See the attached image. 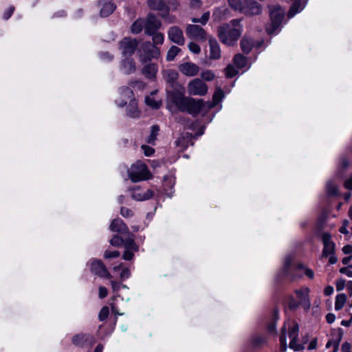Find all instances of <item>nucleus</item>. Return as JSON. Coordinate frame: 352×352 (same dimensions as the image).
<instances>
[{"mask_svg":"<svg viewBox=\"0 0 352 352\" xmlns=\"http://www.w3.org/2000/svg\"><path fill=\"white\" fill-rule=\"evenodd\" d=\"M162 23L153 13H148L144 19V33L147 35L157 32L161 28Z\"/></svg>","mask_w":352,"mask_h":352,"instance_id":"obj_9","label":"nucleus"},{"mask_svg":"<svg viewBox=\"0 0 352 352\" xmlns=\"http://www.w3.org/2000/svg\"><path fill=\"white\" fill-rule=\"evenodd\" d=\"M14 11V6H10L4 12L3 14V19L6 20H8L13 14Z\"/></svg>","mask_w":352,"mask_h":352,"instance_id":"obj_54","label":"nucleus"},{"mask_svg":"<svg viewBox=\"0 0 352 352\" xmlns=\"http://www.w3.org/2000/svg\"><path fill=\"white\" fill-rule=\"evenodd\" d=\"M186 34L189 38L199 42H205L208 39L205 30L198 25H188Z\"/></svg>","mask_w":352,"mask_h":352,"instance_id":"obj_8","label":"nucleus"},{"mask_svg":"<svg viewBox=\"0 0 352 352\" xmlns=\"http://www.w3.org/2000/svg\"><path fill=\"white\" fill-rule=\"evenodd\" d=\"M349 221L347 219H345L343 221V225L340 228V232L343 234H348V231L346 230V227L349 226Z\"/></svg>","mask_w":352,"mask_h":352,"instance_id":"obj_59","label":"nucleus"},{"mask_svg":"<svg viewBox=\"0 0 352 352\" xmlns=\"http://www.w3.org/2000/svg\"><path fill=\"white\" fill-rule=\"evenodd\" d=\"M180 72L189 77L195 76L199 72V67L195 63L186 62L179 65Z\"/></svg>","mask_w":352,"mask_h":352,"instance_id":"obj_14","label":"nucleus"},{"mask_svg":"<svg viewBox=\"0 0 352 352\" xmlns=\"http://www.w3.org/2000/svg\"><path fill=\"white\" fill-rule=\"evenodd\" d=\"M129 177L133 182L147 180L153 177V175L146 165L141 161L133 164L128 170Z\"/></svg>","mask_w":352,"mask_h":352,"instance_id":"obj_4","label":"nucleus"},{"mask_svg":"<svg viewBox=\"0 0 352 352\" xmlns=\"http://www.w3.org/2000/svg\"><path fill=\"white\" fill-rule=\"evenodd\" d=\"M157 67L155 64H148L142 69V74L148 78H153L157 72Z\"/></svg>","mask_w":352,"mask_h":352,"instance_id":"obj_27","label":"nucleus"},{"mask_svg":"<svg viewBox=\"0 0 352 352\" xmlns=\"http://www.w3.org/2000/svg\"><path fill=\"white\" fill-rule=\"evenodd\" d=\"M233 63L239 68H243L247 64V58L241 54H236L233 58Z\"/></svg>","mask_w":352,"mask_h":352,"instance_id":"obj_30","label":"nucleus"},{"mask_svg":"<svg viewBox=\"0 0 352 352\" xmlns=\"http://www.w3.org/2000/svg\"><path fill=\"white\" fill-rule=\"evenodd\" d=\"M349 160L348 157L343 156L340 158V164L337 171V175L342 177L344 171L349 166Z\"/></svg>","mask_w":352,"mask_h":352,"instance_id":"obj_29","label":"nucleus"},{"mask_svg":"<svg viewBox=\"0 0 352 352\" xmlns=\"http://www.w3.org/2000/svg\"><path fill=\"white\" fill-rule=\"evenodd\" d=\"M144 50H147V58L151 60V58H157L160 57V49L155 45H152L151 43H145L144 44Z\"/></svg>","mask_w":352,"mask_h":352,"instance_id":"obj_21","label":"nucleus"},{"mask_svg":"<svg viewBox=\"0 0 352 352\" xmlns=\"http://www.w3.org/2000/svg\"><path fill=\"white\" fill-rule=\"evenodd\" d=\"M145 102L148 106L153 109H159L161 106V104L160 102H157L153 98L149 96L145 98Z\"/></svg>","mask_w":352,"mask_h":352,"instance_id":"obj_43","label":"nucleus"},{"mask_svg":"<svg viewBox=\"0 0 352 352\" xmlns=\"http://www.w3.org/2000/svg\"><path fill=\"white\" fill-rule=\"evenodd\" d=\"M342 252L345 254H351L352 255V245H346L342 248Z\"/></svg>","mask_w":352,"mask_h":352,"instance_id":"obj_62","label":"nucleus"},{"mask_svg":"<svg viewBox=\"0 0 352 352\" xmlns=\"http://www.w3.org/2000/svg\"><path fill=\"white\" fill-rule=\"evenodd\" d=\"M344 287H345V280H344L340 279V280H337L336 289L338 291H342V289H344Z\"/></svg>","mask_w":352,"mask_h":352,"instance_id":"obj_57","label":"nucleus"},{"mask_svg":"<svg viewBox=\"0 0 352 352\" xmlns=\"http://www.w3.org/2000/svg\"><path fill=\"white\" fill-rule=\"evenodd\" d=\"M132 251L133 250H125V251L123 254L122 258L126 261L132 260L133 258V256H134Z\"/></svg>","mask_w":352,"mask_h":352,"instance_id":"obj_55","label":"nucleus"},{"mask_svg":"<svg viewBox=\"0 0 352 352\" xmlns=\"http://www.w3.org/2000/svg\"><path fill=\"white\" fill-rule=\"evenodd\" d=\"M109 229L111 232H119V233H129V228L124 221L119 219H113L110 226Z\"/></svg>","mask_w":352,"mask_h":352,"instance_id":"obj_18","label":"nucleus"},{"mask_svg":"<svg viewBox=\"0 0 352 352\" xmlns=\"http://www.w3.org/2000/svg\"><path fill=\"white\" fill-rule=\"evenodd\" d=\"M180 51L181 50L178 47L175 45L171 46L167 52V60H173L175 57L180 52Z\"/></svg>","mask_w":352,"mask_h":352,"instance_id":"obj_35","label":"nucleus"},{"mask_svg":"<svg viewBox=\"0 0 352 352\" xmlns=\"http://www.w3.org/2000/svg\"><path fill=\"white\" fill-rule=\"evenodd\" d=\"M110 244L114 247H120L123 245L124 239L120 236L115 234L110 240Z\"/></svg>","mask_w":352,"mask_h":352,"instance_id":"obj_42","label":"nucleus"},{"mask_svg":"<svg viewBox=\"0 0 352 352\" xmlns=\"http://www.w3.org/2000/svg\"><path fill=\"white\" fill-rule=\"evenodd\" d=\"M111 287L113 292H118L120 288V283L115 280H111Z\"/></svg>","mask_w":352,"mask_h":352,"instance_id":"obj_61","label":"nucleus"},{"mask_svg":"<svg viewBox=\"0 0 352 352\" xmlns=\"http://www.w3.org/2000/svg\"><path fill=\"white\" fill-rule=\"evenodd\" d=\"M190 7L192 9H199L202 6L201 0H190Z\"/></svg>","mask_w":352,"mask_h":352,"instance_id":"obj_50","label":"nucleus"},{"mask_svg":"<svg viewBox=\"0 0 352 352\" xmlns=\"http://www.w3.org/2000/svg\"><path fill=\"white\" fill-rule=\"evenodd\" d=\"M342 351L343 352H351V345L348 342H344L342 346Z\"/></svg>","mask_w":352,"mask_h":352,"instance_id":"obj_64","label":"nucleus"},{"mask_svg":"<svg viewBox=\"0 0 352 352\" xmlns=\"http://www.w3.org/2000/svg\"><path fill=\"white\" fill-rule=\"evenodd\" d=\"M172 101L180 111L188 112L193 116H197L205 107L203 100H196L179 94H175L173 96Z\"/></svg>","mask_w":352,"mask_h":352,"instance_id":"obj_2","label":"nucleus"},{"mask_svg":"<svg viewBox=\"0 0 352 352\" xmlns=\"http://www.w3.org/2000/svg\"><path fill=\"white\" fill-rule=\"evenodd\" d=\"M240 45L242 51L245 54H248L254 46V41L251 38L245 36L241 40Z\"/></svg>","mask_w":352,"mask_h":352,"instance_id":"obj_24","label":"nucleus"},{"mask_svg":"<svg viewBox=\"0 0 352 352\" xmlns=\"http://www.w3.org/2000/svg\"><path fill=\"white\" fill-rule=\"evenodd\" d=\"M231 8L239 12H241L243 6V0H227Z\"/></svg>","mask_w":352,"mask_h":352,"instance_id":"obj_33","label":"nucleus"},{"mask_svg":"<svg viewBox=\"0 0 352 352\" xmlns=\"http://www.w3.org/2000/svg\"><path fill=\"white\" fill-rule=\"evenodd\" d=\"M124 246L125 250H133V252H137L138 250V247L134 242V240L131 238H128L124 240Z\"/></svg>","mask_w":352,"mask_h":352,"instance_id":"obj_34","label":"nucleus"},{"mask_svg":"<svg viewBox=\"0 0 352 352\" xmlns=\"http://www.w3.org/2000/svg\"><path fill=\"white\" fill-rule=\"evenodd\" d=\"M120 214L123 217L125 218L131 217L133 215V211L126 207H122L120 208Z\"/></svg>","mask_w":352,"mask_h":352,"instance_id":"obj_46","label":"nucleus"},{"mask_svg":"<svg viewBox=\"0 0 352 352\" xmlns=\"http://www.w3.org/2000/svg\"><path fill=\"white\" fill-rule=\"evenodd\" d=\"M91 270L93 273L103 278H111L112 277L101 261H94L91 265Z\"/></svg>","mask_w":352,"mask_h":352,"instance_id":"obj_16","label":"nucleus"},{"mask_svg":"<svg viewBox=\"0 0 352 352\" xmlns=\"http://www.w3.org/2000/svg\"><path fill=\"white\" fill-rule=\"evenodd\" d=\"M160 16L164 19L166 23H173L176 21V17L174 15L169 14L168 7L161 12Z\"/></svg>","mask_w":352,"mask_h":352,"instance_id":"obj_32","label":"nucleus"},{"mask_svg":"<svg viewBox=\"0 0 352 352\" xmlns=\"http://www.w3.org/2000/svg\"><path fill=\"white\" fill-rule=\"evenodd\" d=\"M143 28H144V19L140 18L133 23L130 30L132 34H138L141 32Z\"/></svg>","mask_w":352,"mask_h":352,"instance_id":"obj_25","label":"nucleus"},{"mask_svg":"<svg viewBox=\"0 0 352 352\" xmlns=\"http://www.w3.org/2000/svg\"><path fill=\"white\" fill-rule=\"evenodd\" d=\"M209 17H210L209 12H206L202 14L201 17L200 18V23H201L202 25H205L208 21Z\"/></svg>","mask_w":352,"mask_h":352,"instance_id":"obj_56","label":"nucleus"},{"mask_svg":"<svg viewBox=\"0 0 352 352\" xmlns=\"http://www.w3.org/2000/svg\"><path fill=\"white\" fill-rule=\"evenodd\" d=\"M309 292L310 290L308 287H302L295 291L299 304L307 311L309 310L311 307L309 298Z\"/></svg>","mask_w":352,"mask_h":352,"instance_id":"obj_13","label":"nucleus"},{"mask_svg":"<svg viewBox=\"0 0 352 352\" xmlns=\"http://www.w3.org/2000/svg\"><path fill=\"white\" fill-rule=\"evenodd\" d=\"M242 19H234L217 28V36L224 45L234 46L243 33Z\"/></svg>","mask_w":352,"mask_h":352,"instance_id":"obj_1","label":"nucleus"},{"mask_svg":"<svg viewBox=\"0 0 352 352\" xmlns=\"http://www.w3.org/2000/svg\"><path fill=\"white\" fill-rule=\"evenodd\" d=\"M346 301V296L344 294H338L336 298L335 309L340 310Z\"/></svg>","mask_w":352,"mask_h":352,"instance_id":"obj_31","label":"nucleus"},{"mask_svg":"<svg viewBox=\"0 0 352 352\" xmlns=\"http://www.w3.org/2000/svg\"><path fill=\"white\" fill-rule=\"evenodd\" d=\"M327 192L329 195H336L338 194V189L336 184L329 181L327 184Z\"/></svg>","mask_w":352,"mask_h":352,"instance_id":"obj_39","label":"nucleus"},{"mask_svg":"<svg viewBox=\"0 0 352 352\" xmlns=\"http://www.w3.org/2000/svg\"><path fill=\"white\" fill-rule=\"evenodd\" d=\"M122 94L124 96L128 97L130 100L129 104L126 109V113L131 118H138L140 116V111L138 108L137 102L132 99L133 91L128 87L122 89Z\"/></svg>","mask_w":352,"mask_h":352,"instance_id":"obj_11","label":"nucleus"},{"mask_svg":"<svg viewBox=\"0 0 352 352\" xmlns=\"http://www.w3.org/2000/svg\"><path fill=\"white\" fill-rule=\"evenodd\" d=\"M187 91L189 95L205 96L208 93V86L201 79L194 78L188 83Z\"/></svg>","mask_w":352,"mask_h":352,"instance_id":"obj_6","label":"nucleus"},{"mask_svg":"<svg viewBox=\"0 0 352 352\" xmlns=\"http://www.w3.org/2000/svg\"><path fill=\"white\" fill-rule=\"evenodd\" d=\"M122 67L125 73L131 74L135 71V63L133 58H126L122 61Z\"/></svg>","mask_w":352,"mask_h":352,"instance_id":"obj_26","label":"nucleus"},{"mask_svg":"<svg viewBox=\"0 0 352 352\" xmlns=\"http://www.w3.org/2000/svg\"><path fill=\"white\" fill-rule=\"evenodd\" d=\"M201 77L205 81H212L215 78V74L211 70L207 69L201 72Z\"/></svg>","mask_w":352,"mask_h":352,"instance_id":"obj_40","label":"nucleus"},{"mask_svg":"<svg viewBox=\"0 0 352 352\" xmlns=\"http://www.w3.org/2000/svg\"><path fill=\"white\" fill-rule=\"evenodd\" d=\"M130 276H131V272H130L129 268H128V267L122 268V272L120 274V278L121 281L125 280L126 278H128Z\"/></svg>","mask_w":352,"mask_h":352,"instance_id":"obj_49","label":"nucleus"},{"mask_svg":"<svg viewBox=\"0 0 352 352\" xmlns=\"http://www.w3.org/2000/svg\"><path fill=\"white\" fill-rule=\"evenodd\" d=\"M210 58L217 60L221 57V49L217 41L213 37L208 38Z\"/></svg>","mask_w":352,"mask_h":352,"instance_id":"obj_17","label":"nucleus"},{"mask_svg":"<svg viewBox=\"0 0 352 352\" xmlns=\"http://www.w3.org/2000/svg\"><path fill=\"white\" fill-rule=\"evenodd\" d=\"M298 329V324L296 322H294L292 327H289V337L291 339L289 346L296 351L302 350L304 349L303 344L307 342V339H305L302 343L297 342Z\"/></svg>","mask_w":352,"mask_h":352,"instance_id":"obj_10","label":"nucleus"},{"mask_svg":"<svg viewBox=\"0 0 352 352\" xmlns=\"http://www.w3.org/2000/svg\"><path fill=\"white\" fill-rule=\"evenodd\" d=\"M142 149L144 151V153L146 156H151L152 154H153L155 150L146 145H142Z\"/></svg>","mask_w":352,"mask_h":352,"instance_id":"obj_53","label":"nucleus"},{"mask_svg":"<svg viewBox=\"0 0 352 352\" xmlns=\"http://www.w3.org/2000/svg\"><path fill=\"white\" fill-rule=\"evenodd\" d=\"M163 75L166 82L174 87L179 77L178 73L174 69H167L164 72Z\"/></svg>","mask_w":352,"mask_h":352,"instance_id":"obj_22","label":"nucleus"},{"mask_svg":"<svg viewBox=\"0 0 352 352\" xmlns=\"http://www.w3.org/2000/svg\"><path fill=\"white\" fill-rule=\"evenodd\" d=\"M168 36L172 42L179 45H184L185 43L183 31L178 26L170 27L168 31Z\"/></svg>","mask_w":352,"mask_h":352,"instance_id":"obj_12","label":"nucleus"},{"mask_svg":"<svg viewBox=\"0 0 352 352\" xmlns=\"http://www.w3.org/2000/svg\"><path fill=\"white\" fill-rule=\"evenodd\" d=\"M131 196L132 198L136 201H144L151 198L153 196V192L148 189L144 192H140L139 188L137 187L133 189Z\"/></svg>","mask_w":352,"mask_h":352,"instance_id":"obj_20","label":"nucleus"},{"mask_svg":"<svg viewBox=\"0 0 352 352\" xmlns=\"http://www.w3.org/2000/svg\"><path fill=\"white\" fill-rule=\"evenodd\" d=\"M151 36H152V41L153 45H162L164 42V34L159 32H155V33L152 34Z\"/></svg>","mask_w":352,"mask_h":352,"instance_id":"obj_36","label":"nucleus"},{"mask_svg":"<svg viewBox=\"0 0 352 352\" xmlns=\"http://www.w3.org/2000/svg\"><path fill=\"white\" fill-rule=\"evenodd\" d=\"M160 131V127L157 125H153L151 126V131L150 135L148 137L147 142L153 144L156 140V137Z\"/></svg>","mask_w":352,"mask_h":352,"instance_id":"obj_37","label":"nucleus"},{"mask_svg":"<svg viewBox=\"0 0 352 352\" xmlns=\"http://www.w3.org/2000/svg\"><path fill=\"white\" fill-rule=\"evenodd\" d=\"M322 240L324 245L322 256L327 257L328 256L333 254L335 250V244L331 240V235L329 233L325 232L322 235Z\"/></svg>","mask_w":352,"mask_h":352,"instance_id":"obj_15","label":"nucleus"},{"mask_svg":"<svg viewBox=\"0 0 352 352\" xmlns=\"http://www.w3.org/2000/svg\"><path fill=\"white\" fill-rule=\"evenodd\" d=\"M188 49L190 50V52H192V53H194L195 54H199L201 51V49H200V47L199 46V45H197V43H195L194 42H190L188 43Z\"/></svg>","mask_w":352,"mask_h":352,"instance_id":"obj_48","label":"nucleus"},{"mask_svg":"<svg viewBox=\"0 0 352 352\" xmlns=\"http://www.w3.org/2000/svg\"><path fill=\"white\" fill-rule=\"evenodd\" d=\"M85 339V335H76L75 336L73 339H72V341H73V343L78 345V344H80L82 341H84Z\"/></svg>","mask_w":352,"mask_h":352,"instance_id":"obj_52","label":"nucleus"},{"mask_svg":"<svg viewBox=\"0 0 352 352\" xmlns=\"http://www.w3.org/2000/svg\"><path fill=\"white\" fill-rule=\"evenodd\" d=\"M344 186L346 189L352 190V176L345 181Z\"/></svg>","mask_w":352,"mask_h":352,"instance_id":"obj_63","label":"nucleus"},{"mask_svg":"<svg viewBox=\"0 0 352 352\" xmlns=\"http://www.w3.org/2000/svg\"><path fill=\"white\" fill-rule=\"evenodd\" d=\"M138 45L136 38L124 37L119 42V49L123 56L127 57L132 56Z\"/></svg>","mask_w":352,"mask_h":352,"instance_id":"obj_7","label":"nucleus"},{"mask_svg":"<svg viewBox=\"0 0 352 352\" xmlns=\"http://www.w3.org/2000/svg\"><path fill=\"white\" fill-rule=\"evenodd\" d=\"M292 260H293V257L291 255H289L285 258V260L284 262V267L286 270H287L289 267V266L292 262Z\"/></svg>","mask_w":352,"mask_h":352,"instance_id":"obj_60","label":"nucleus"},{"mask_svg":"<svg viewBox=\"0 0 352 352\" xmlns=\"http://www.w3.org/2000/svg\"><path fill=\"white\" fill-rule=\"evenodd\" d=\"M223 95V91L221 90V89H216L212 97L213 103L211 104L210 102H208L207 107L208 108H211L217 105L222 100ZM205 104H206V103H205Z\"/></svg>","mask_w":352,"mask_h":352,"instance_id":"obj_28","label":"nucleus"},{"mask_svg":"<svg viewBox=\"0 0 352 352\" xmlns=\"http://www.w3.org/2000/svg\"><path fill=\"white\" fill-rule=\"evenodd\" d=\"M166 6L169 8V10H177L179 6V3L177 0H166Z\"/></svg>","mask_w":352,"mask_h":352,"instance_id":"obj_47","label":"nucleus"},{"mask_svg":"<svg viewBox=\"0 0 352 352\" xmlns=\"http://www.w3.org/2000/svg\"><path fill=\"white\" fill-rule=\"evenodd\" d=\"M101 4L100 15L102 16H108L113 12L116 9V6L112 2V0H102L100 1Z\"/></svg>","mask_w":352,"mask_h":352,"instance_id":"obj_19","label":"nucleus"},{"mask_svg":"<svg viewBox=\"0 0 352 352\" xmlns=\"http://www.w3.org/2000/svg\"><path fill=\"white\" fill-rule=\"evenodd\" d=\"M241 13L250 17L259 16L263 13V6L256 0H243Z\"/></svg>","mask_w":352,"mask_h":352,"instance_id":"obj_5","label":"nucleus"},{"mask_svg":"<svg viewBox=\"0 0 352 352\" xmlns=\"http://www.w3.org/2000/svg\"><path fill=\"white\" fill-rule=\"evenodd\" d=\"M299 302L296 301L293 297H290L288 302V306L291 309H296L299 306Z\"/></svg>","mask_w":352,"mask_h":352,"instance_id":"obj_51","label":"nucleus"},{"mask_svg":"<svg viewBox=\"0 0 352 352\" xmlns=\"http://www.w3.org/2000/svg\"><path fill=\"white\" fill-rule=\"evenodd\" d=\"M109 310L108 307H107V306L103 307L100 309L99 315H98L99 320L101 321L106 320L109 316Z\"/></svg>","mask_w":352,"mask_h":352,"instance_id":"obj_44","label":"nucleus"},{"mask_svg":"<svg viewBox=\"0 0 352 352\" xmlns=\"http://www.w3.org/2000/svg\"><path fill=\"white\" fill-rule=\"evenodd\" d=\"M107 294H108L107 289L104 287L100 286L99 287V294H99V297L100 298H105L107 296Z\"/></svg>","mask_w":352,"mask_h":352,"instance_id":"obj_58","label":"nucleus"},{"mask_svg":"<svg viewBox=\"0 0 352 352\" xmlns=\"http://www.w3.org/2000/svg\"><path fill=\"white\" fill-rule=\"evenodd\" d=\"M120 252L118 251H108L106 250L104 253V258L106 259L117 258L120 256Z\"/></svg>","mask_w":352,"mask_h":352,"instance_id":"obj_45","label":"nucleus"},{"mask_svg":"<svg viewBox=\"0 0 352 352\" xmlns=\"http://www.w3.org/2000/svg\"><path fill=\"white\" fill-rule=\"evenodd\" d=\"M286 330H287V327H286V324H285L284 326L282 327L281 335L280 336V347H281V350L283 351H285L287 349Z\"/></svg>","mask_w":352,"mask_h":352,"instance_id":"obj_38","label":"nucleus"},{"mask_svg":"<svg viewBox=\"0 0 352 352\" xmlns=\"http://www.w3.org/2000/svg\"><path fill=\"white\" fill-rule=\"evenodd\" d=\"M270 10V23L265 30L268 34H274L281 25L285 16V10L278 5H268Z\"/></svg>","mask_w":352,"mask_h":352,"instance_id":"obj_3","label":"nucleus"},{"mask_svg":"<svg viewBox=\"0 0 352 352\" xmlns=\"http://www.w3.org/2000/svg\"><path fill=\"white\" fill-rule=\"evenodd\" d=\"M238 72V70L232 65H228L225 68V74L227 78H232L236 76Z\"/></svg>","mask_w":352,"mask_h":352,"instance_id":"obj_41","label":"nucleus"},{"mask_svg":"<svg viewBox=\"0 0 352 352\" xmlns=\"http://www.w3.org/2000/svg\"><path fill=\"white\" fill-rule=\"evenodd\" d=\"M147 4L151 10L160 12L168 8L164 0H147Z\"/></svg>","mask_w":352,"mask_h":352,"instance_id":"obj_23","label":"nucleus"}]
</instances>
